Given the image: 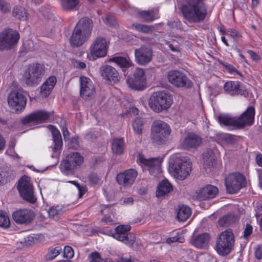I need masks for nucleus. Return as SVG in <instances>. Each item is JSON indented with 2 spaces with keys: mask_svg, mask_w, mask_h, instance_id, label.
I'll list each match as a JSON object with an SVG mask.
<instances>
[{
  "mask_svg": "<svg viewBox=\"0 0 262 262\" xmlns=\"http://www.w3.org/2000/svg\"><path fill=\"white\" fill-rule=\"evenodd\" d=\"M180 10L184 18L190 23L202 22L207 15L204 0H184Z\"/></svg>",
  "mask_w": 262,
  "mask_h": 262,
  "instance_id": "obj_1",
  "label": "nucleus"
},
{
  "mask_svg": "<svg viewBox=\"0 0 262 262\" xmlns=\"http://www.w3.org/2000/svg\"><path fill=\"white\" fill-rule=\"evenodd\" d=\"M93 29V22L88 17H83L77 23L70 38L72 47H79L89 39Z\"/></svg>",
  "mask_w": 262,
  "mask_h": 262,
  "instance_id": "obj_2",
  "label": "nucleus"
},
{
  "mask_svg": "<svg viewBox=\"0 0 262 262\" xmlns=\"http://www.w3.org/2000/svg\"><path fill=\"white\" fill-rule=\"evenodd\" d=\"M254 115V108L251 106L237 118H232L227 114H221L218 116V121L221 125L242 128L246 125L250 126L253 123Z\"/></svg>",
  "mask_w": 262,
  "mask_h": 262,
  "instance_id": "obj_3",
  "label": "nucleus"
},
{
  "mask_svg": "<svg viewBox=\"0 0 262 262\" xmlns=\"http://www.w3.org/2000/svg\"><path fill=\"white\" fill-rule=\"evenodd\" d=\"M168 171L177 179L183 180L191 171V163L187 157L172 156L169 160Z\"/></svg>",
  "mask_w": 262,
  "mask_h": 262,
  "instance_id": "obj_4",
  "label": "nucleus"
},
{
  "mask_svg": "<svg viewBox=\"0 0 262 262\" xmlns=\"http://www.w3.org/2000/svg\"><path fill=\"white\" fill-rule=\"evenodd\" d=\"M235 236L231 229L222 232L217 236L215 242V250L221 256L228 255L233 249Z\"/></svg>",
  "mask_w": 262,
  "mask_h": 262,
  "instance_id": "obj_5",
  "label": "nucleus"
},
{
  "mask_svg": "<svg viewBox=\"0 0 262 262\" xmlns=\"http://www.w3.org/2000/svg\"><path fill=\"white\" fill-rule=\"evenodd\" d=\"M84 162V157L78 152L68 154L59 165L60 171L67 176H73L78 167Z\"/></svg>",
  "mask_w": 262,
  "mask_h": 262,
  "instance_id": "obj_6",
  "label": "nucleus"
},
{
  "mask_svg": "<svg viewBox=\"0 0 262 262\" xmlns=\"http://www.w3.org/2000/svg\"><path fill=\"white\" fill-rule=\"evenodd\" d=\"M129 225H120L115 229L107 230L104 234L111 236L129 246H133L134 244L136 237L134 234L128 232L130 230Z\"/></svg>",
  "mask_w": 262,
  "mask_h": 262,
  "instance_id": "obj_7",
  "label": "nucleus"
},
{
  "mask_svg": "<svg viewBox=\"0 0 262 262\" xmlns=\"http://www.w3.org/2000/svg\"><path fill=\"white\" fill-rule=\"evenodd\" d=\"M16 188L20 196L27 202L34 204L36 202L37 198L34 194V189L31 179L27 176H23L19 180Z\"/></svg>",
  "mask_w": 262,
  "mask_h": 262,
  "instance_id": "obj_8",
  "label": "nucleus"
},
{
  "mask_svg": "<svg viewBox=\"0 0 262 262\" xmlns=\"http://www.w3.org/2000/svg\"><path fill=\"white\" fill-rule=\"evenodd\" d=\"M225 181L227 191L229 193H235L242 188L246 186L245 178L239 173L229 174Z\"/></svg>",
  "mask_w": 262,
  "mask_h": 262,
  "instance_id": "obj_9",
  "label": "nucleus"
},
{
  "mask_svg": "<svg viewBox=\"0 0 262 262\" xmlns=\"http://www.w3.org/2000/svg\"><path fill=\"white\" fill-rule=\"evenodd\" d=\"M138 161L140 164L147 167V170L151 176L159 178L162 174V158H152L146 159L143 156L140 155Z\"/></svg>",
  "mask_w": 262,
  "mask_h": 262,
  "instance_id": "obj_10",
  "label": "nucleus"
},
{
  "mask_svg": "<svg viewBox=\"0 0 262 262\" xmlns=\"http://www.w3.org/2000/svg\"><path fill=\"white\" fill-rule=\"evenodd\" d=\"M19 38V34L16 31L12 29L4 30L0 33V51L12 48Z\"/></svg>",
  "mask_w": 262,
  "mask_h": 262,
  "instance_id": "obj_11",
  "label": "nucleus"
},
{
  "mask_svg": "<svg viewBox=\"0 0 262 262\" xmlns=\"http://www.w3.org/2000/svg\"><path fill=\"white\" fill-rule=\"evenodd\" d=\"M50 116V112L42 110H37L23 117L21 122L24 125H38L47 122Z\"/></svg>",
  "mask_w": 262,
  "mask_h": 262,
  "instance_id": "obj_12",
  "label": "nucleus"
},
{
  "mask_svg": "<svg viewBox=\"0 0 262 262\" xmlns=\"http://www.w3.org/2000/svg\"><path fill=\"white\" fill-rule=\"evenodd\" d=\"M106 39L102 37H98L94 39L89 49L90 60L104 57L107 53Z\"/></svg>",
  "mask_w": 262,
  "mask_h": 262,
  "instance_id": "obj_13",
  "label": "nucleus"
},
{
  "mask_svg": "<svg viewBox=\"0 0 262 262\" xmlns=\"http://www.w3.org/2000/svg\"><path fill=\"white\" fill-rule=\"evenodd\" d=\"M8 102L12 110L16 113H19L25 108L27 98L22 93L17 91H13L8 95Z\"/></svg>",
  "mask_w": 262,
  "mask_h": 262,
  "instance_id": "obj_14",
  "label": "nucleus"
},
{
  "mask_svg": "<svg viewBox=\"0 0 262 262\" xmlns=\"http://www.w3.org/2000/svg\"><path fill=\"white\" fill-rule=\"evenodd\" d=\"M34 212L30 209H19L12 213L14 221L18 225H28L35 217Z\"/></svg>",
  "mask_w": 262,
  "mask_h": 262,
  "instance_id": "obj_15",
  "label": "nucleus"
},
{
  "mask_svg": "<svg viewBox=\"0 0 262 262\" xmlns=\"http://www.w3.org/2000/svg\"><path fill=\"white\" fill-rule=\"evenodd\" d=\"M43 66L40 63L31 64L24 74L26 82H37L40 81L43 74Z\"/></svg>",
  "mask_w": 262,
  "mask_h": 262,
  "instance_id": "obj_16",
  "label": "nucleus"
},
{
  "mask_svg": "<svg viewBox=\"0 0 262 262\" xmlns=\"http://www.w3.org/2000/svg\"><path fill=\"white\" fill-rule=\"evenodd\" d=\"M138 176V172L134 169H129L117 174L116 180L119 185L124 187H130Z\"/></svg>",
  "mask_w": 262,
  "mask_h": 262,
  "instance_id": "obj_17",
  "label": "nucleus"
},
{
  "mask_svg": "<svg viewBox=\"0 0 262 262\" xmlns=\"http://www.w3.org/2000/svg\"><path fill=\"white\" fill-rule=\"evenodd\" d=\"M151 139L157 145L162 143L164 138V122L162 120H155L151 127Z\"/></svg>",
  "mask_w": 262,
  "mask_h": 262,
  "instance_id": "obj_18",
  "label": "nucleus"
},
{
  "mask_svg": "<svg viewBox=\"0 0 262 262\" xmlns=\"http://www.w3.org/2000/svg\"><path fill=\"white\" fill-rule=\"evenodd\" d=\"M210 235L205 232L198 235L193 234L189 239V243L199 249H206L208 247Z\"/></svg>",
  "mask_w": 262,
  "mask_h": 262,
  "instance_id": "obj_19",
  "label": "nucleus"
},
{
  "mask_svg": "<svg viewBox=\"0 0 262 262\" xmlns=\"http://www.w3.org/2000/svg\"><path fill=\"white\" fill-rule=\"evenodd\" d=\"M219 192L218 188L208 185L196 191L195 198L199 201L211 199L215 197Z\"/></svg>",
  "mask_w": 262,
  "mask_h": 262,
  "instance_id": "obj_20",
  "label": "nucleus"
},
{
  "mask_svg": "<svg viewBox=\"0 0 262 262\" xmlns=\"http://www.w3.org/2000/svg\"><path fill=\"white\" fill-rule=\"evenodd\" d=\"M202 138L194 133H189L181 142V146L183 148L189 150L196 149L202 143Z\"/></svg>",
  "mask_w": 262,
  "mask_h": 262,
  "instance_id": "obj_21",
  "label": "nucleus"
},
{
  "mask_svg": "<svg viewBox=\"0 0 262 262\" xmlns=\"http://www.w3.org/2000/svg\"><path fill=\"white\" fill-rule=\"evenodd\" d=\"M135 55L136 61L139 64L146 65L151 61L152 52L150 48L142 46L135 50Z\"/></svg>",
  "mask_w": 262,
  "mask_h": 262,
  "instance_id": "obj_22",
  "label": "nucleus"
},
{
  "mask_svg": "<svg viewBox=\"0 0 262 262\" xmlns=\"http://www.w3.org/2000/svg\"><path fill=\"white\" fill-rule=\"evenodd\" d=\"M164 92H154L149 100V106L155 112H161L163 110Z\"/></svg>",
  "mask_w": 262,
  "mask_h": 262,
  "instance_id": "obj_23",
  "label": "nucleus"
},
{
  "mask_svg": "<svg viewBox=\"0 0 262 262\" xmlns=\"http://www.w3.org/2000/svg\"><path fill=\"white\" fill-rule=\"evenodd\" d=\"M101 75L106 80L117 82L120 80V76L117 71L113 67L105 66L101 70Z\"/></svg>",
  "mask_w": 262,
  "mask_h": 262,
  "instance_id": "obj_24",
  "label": "nucleus"
},
{
  "mask_svg": "<svg viewBox=\"0 0 262 262\" xmlns=\"http://www.w3.org/2000/svg\"><path fill=\"white\" fill-rule=\"evenodd\" d=\"M49 127L51 130L54 143L53 151L54 152H58L61 149L63 145L61 134L59 130L54 125H49Z\"/></svg>",
  "mask_w": 262,
  "mask_h": 262,
  "instance_id": "obj_25",
  "label": "nucleus"
},
{
  "mask_svg": "<svg viewBox=\"0 0 262 262\" xmlns=\"http://www.w3.org/2000/svg\"><path fill=\"white\" fill-rule=\"evenodd\" d=\"M224 90L231 95H246L247 92L244 90L238 83H225Z\"/></svg>",
  "mask_w": 262,
  "mask_h": 262,
  "instance_id": "obj_26",
  "label": "nucleus"
},
{
  "mask_svg": "<svg viewBox=\"0 0 262 262\" xmlns=\"http://www.w3.org/2000/svg\"><path fill=\"white\" fill-rule=\"evenodd\" d=\"M203 159L204 168L211 170L216 163L215 156L213 150L209 149L206 150L203 154Z\"/></svg>",
  "mask_w": 262,
  "mask_h": 262,
  "instance_id": "obj_27",
  "label": "nucleus"
},
{
  "mask_svg": "<svg viewBox=\"0 0 262 262\" xmlns=\"http://www.w3.org/2000/svg\"><path fill=\"white\" fill-rule=\"evenodd\" d=\"M95 92V89L93 83H80V96L85 99L91 97Z\"/></svg>",
  "mask_w": 262,
  "mask_h": 262,
  "instance_id": "obj_28",
  "label": "nucleus"
},
{
  "mask_svg": "<svg viewBox=\"0 0 262 262\" xmlns=\"http://www.w3.org/2000/svg\"><path fill=\"white\" fill-rule=\"evenodd\" d=\"M191 214V208L186 205H182L179 206L177 217L180 222H184L190 217Z\"/></svg>",
  "mask_w": 262,
  "mask_h": 262,
  "instance_id": "obj_29",
  "label": "nucleus"
},
{
  "mask_svg": "<svg viewBox=\"0 0 262 262\" xmlns=\"http://www.w3.org/2000/svg\"><path fill=\"white\" fill-rule=\"evenodd\" d=\"M109 61L115 63L122 68H128L133 64L128 57L115 56L110 58Z\"/></svg>",
  "mask_w": 262,
  "mask_h": 262,
  "instance_id": "obj_30",
  "label": "nucleus"
},
{
  "mask_svg": "<svg viewBox=\"0 0 262 262\" xmlns=\"http://www.w3.org/2000/svg\"><path fill=\"white\" fill-rule=\"evenodd\" d=\"M169 82H187L186 75L178 70H172L167 75Z\"/></svg>",
  "mask_w": 262,
  "mask_h": 262,
  "instance_id": "obj_31",
  "label": "nucleus"
},
{
  "mask_svg": "<svg viewBox=\"0 0 262 262\" xmlns=\"http://www.w3.org/2000/svg\"><path fill=\"white\" fill-rule=\"evenodd\" d=\"M112 149L116 155H122L124 149V140L123 138H116L113 140Z\"/></svg>",
  "mask_w": 262,
  "mask_h": 262,
  "instance_id": "obj_32",
  "label": "nucleus"
},
{
  "mask_svg": "<svg viewBox=\"0 0 262 262\" xmlns=\"http://www.w3.org/2000/svg\"><path fill=\"white\" fill-rule=\"evenodd\" d=\"M236 221V217L232 214H228L220 218L218 223L221 227H228L234 223Z\"/></svg>",
  "mask_w": 262,
  "mask_h": 262,
  "instance_id": "obj_33",
  "label": "nucleus"
},
{
  "mask_svg": "<svg viewBox=\"0 0 262 262\" xmlns=\"http://www.w3.org/2000/svg\"><path fill=\"white\" fill-rule=\"evenodd\" d=\"M140 17L143 21L146 22H151L157 18L156 13L155 11H140L138 12Z\"/></svg>",
  "mask_w": 262,
  "mask_h": 262,
  "instance_id": "obj_34",
  "label": "nucleus"
},
{
  "mask_svg": "<svg viewBox=\"0 0 262 262\" xmlns=\"http://www.w3.org/2000/svg\"><path fill=\"white\" fill-rule=\"evenodd\" d=\"M144 120L142 118L137 117L133 122L132 126L134 132L138 135H141L143 133V127Z\"/></svg>",
  "mask_w": 262,
  "mask_h": 262,
  "instance_id": "obj_35",
  "label": "nucleus"
},
{
  "mask_svg": "<svg viewBox=\"0 0 262 262\" xmlns=\"http://www.w3.org/2000/svg\"><path fill=\"white\" fill-rule=\"evenodd\" d=\"M79 0H61V4L62 8L67 10H73L78 6Z\"/></svg>",
  "mask_w": 262,
  "mask_h": 262,
  "instance_id": "obj_36",
  "label": "nucleus"
},
{
  "mask_svg": "<svg viewBox=\"0 0 262 262\" xmlns=\"http://www.w3.org/2000/svg\"><path fill=\"white\" fill-rule=\"evenodd\" d=\"M56 83H43L40 88L41 95L45 97H48L54 88Z\"/></svg>",
  "mask_w": 262,
  "mask_h": 262,
  "instance_id": "obj_37",
  "label": "nucleus"
},
{
  "mask_svg": "<svg viewBox=\"0 0 262 262\" xmlns=\"http://www.w3.org/2000/svg\"><path fill=\"white\" fill-rule=\"evenodd\" d=\"M10 221L6 212L0 210V227L6 229L10 227Z\"/></svg>",
  "mask_w": 262,
  "mask_h": 262,
  "instance_id": "obj_38",
  "label": "nucleus"
},
{
  "mask_svg": "<svg viewBox=\"0 0 262 262\" xmlns=\"http://www.w3.org/2000/svg\"><path fill=\"white\" fill-rule=\"evenodd\" d=\"M13 15L16 18L19 19L25 20L27 16V12L25 9L21 7H16L13 11Z\"/></svg>",
  "mask_w": 262,
  "mask_h": 262,
  "instance_id": "obj_39",
  "label": "nucleus"
},
{
  "mask_svg": "<svg viewBox=\"0 0 262 262\" xmlns=\"http://www.w3.org/2000/svg\"><path fill=\"white\" fill-rule=\"evenodd\" d=\"M133 82H144L146 80L144 70L141 68L136 69L134 72Z\"/></svg>",
  "mask_w": 262,
  "mask_h": 262,
  "instance_id": "obj_40",
  "label": "nucleus"
},
{
  "mask_svg": "<svg viewBox=\"0 0 262 262\" xmlns=\"http://www.w3.org/2000/svg\"><path fill=\"white\" fill-rule=\"evenodd\" d=\"M88 179L89 182L93 186L99 184L101 181V178L98 176L97 173L94 171H91L89 173Z\"/></svg>",
  "mask_w": 262,
  "mask_h": 262,
  "instance_id": "obj_41",
  "label": "nucleus"
},
{
  "mask_svg": "<svg viewBox=\"0 0 262 262\" xmlns=\"http://www.w3.org/2000/svg\"><path fill=\"white\" fill-rule=\"evenodd\" d=\"M128 87L132 90L137 91H143L146 89L148 85L147 83H127Z\"/></svg>",
  "mask_w": 262,
  "mask_h": 262,
  "instance_id": "obj_42",
  "label": "nucleus"
},
{
  "mask_svg": "<svg viewBox=\"0 0 262 262\" xmlns=\"http://www.w3.org/2000/svg\"><path fill=\"white\" fill-rule=\"evenodd\" d=\"M104 23L108 26L115 27L117 25V22L115 17L111 15H107L105 17L103 18Z\"/></svg>",
  "mask_w": 262,
  "mask_h": 262,
  "instance_id": "obj_43",
  "label": "nucleus"
},
{
  "mask_svg": "<svg viewBox=\"0 0 262 262\" xmlns=\"http://www.w3.org/2000/svg\"><path fill=\"white\" fill-rule=\"evenodd\" d=\"M74 250L71 247L69 246H66L64 247L63 250V255L64 257L70 259L74 256Z\"/></svg>",
  "mask_w": 262,
  "mask_h": 262,
  "instance_id": "obj_44",
  "label": "nucleus"
},
{
  "mask_svg": "<svg viewBox=\"0 0 262 262\" xmlns=\"http://www.w3.org/2000/svg\"><path fill=\"white\" fill-rule=\"evenodd\" d=\"M137 29L139 31L148 33L152 31L154 27L152 26L139 24L137 26Z\"/></svg>",
  "mask_w": 262,
  "mask_h": 262,
  "instance_id": "obj_45",
  "label": "nucleus"
},
{
  "mask_svg": "<svg viewBox=\"0 0 262 262\" xmlns=\"http://www.w3.org/2000/svg\"><path fill=\"white\" fill-rule=\"evenodd\" d=\"M0 10L4 13L10 11V4L6 0H0Z\"/></svg>",
  "mask_w": 262,
  "mask_h": 262,
  "instance_id": "obj_46",
  "label": "nucleus"
},
{
  "mask_svg": "<svg viewBox=\"0 0 262 262\" xmlns=\"http://www.w3.org/2000/svg\"><path fill=\"white\" fill-rule=\"evenodd\" d=\"M91 260L89 262H102L100 254L97 251L93 252L90 254Z\"/></svg>",
  "mask_w": 262,
  "mask_h": 262,
  "instance_id": "obj_47",
  "label": "nucleus"
},
{
  "mask_svg": "<svg viewBox=\"0 0 262 262\" xmlns=\"http://www.w3.org/2000/svg\"><path fill=\"white\" fill-rule=\"evenodd\" d=\"M70 146L74 149H77L80 147L78 136H76L71 138L70 141Z\"/></svg>",
  "mask_w": 262,
  "mask_h": 262,
  "instance_id": "obj_48",
  "label": "nucleus"
},
{
  "mask_svg": "<svg viewBox=\"0 0 262 262\" xmlns=\"http://www.w3.org/2000/svg\"><path fill=\"white\" fill-rule=\"evenodd\" d=\"M60 249L59 247H55L51 249L47 254V259L51 260L55 258L60 253Z\"/></svg>",
  "mask_w": 262,
  "mask_h": 262,
  "instance_id": "obj_49",
  "label": "nucleus"
},
{
  "mask_svg": "<svg viewBox=\"0 0 262 262\" xmlns=\"http://www.w3.org/2000/svg\"><path fill=\"white\" fill-rule=\"evenodd\" d=\"M253 232V227L252 226L249 224H247L244 230V234L243 237L245 239H248L249 237L251 235V234Z\"/></svg>",
  "mask_w": 262,
  "mask_h": 262,
  "instance_id": "obj_50",
  "label": "nucleus"
},
{
  "mask_svg": "<svg viewBox=\"0 0 262 262\" xmlns=\"http://www.w3.org/2000/svg\"><path fill=\"white\" fill-rule=\"evenodd\" d=\"M156 195L157 198L164 196V180L160 181L157 186Z\"/></svg>",
  "mask_w": 262,
  "mask_h": 262,
  "instance_id": "obj_51",
  "label": "nucleus"
},
{
  "mask_svg": "<svg viewBox=\"0 0 262 262\" xmlns=\"http://www.w3.org/2000/svg\"><path fill=\"white\" fill-rule=\"evenodd\" d=\"M172 103V96L165 92V110L169 108Z\"/></svg>",
  "mask_w": 262,
  "mask_h": 262,
  "instance_id": "obj_52",
  "label": "nucleus"
},
{
  "mask_svg": "<svg viewBox=\"0 0 262 262\" xmlns=\"http://www.w3.org/2000/svg\"><path fill=\"white\" fill-rule=\"evenodd\" d=\"M139 113V110L137 108L135 107H129L128 110H127L125 113L122 114L123 117L125 116H136L138 115Z\"/></svg>",
  "mask_w": 262,
  "mask_h": 262,
  "instance_id": "obj_53",
  "label": "nucleus"
},
{
  "mask_svg": "<svg viewBox=\"0 0 262 262\" xmlns=\"http://www.w3.org/2000/svg\"><path fill=\"white\" fill-rule=\"evenodd\" d=\"M224 140L228 144H235L236 143V140L235 136L232 135L227 134L224 137Z\"/></svg>",
  "mask_w": 262,
  "mask_h": 262,
  "instance_id": "obj_54",
  "label": "nucleus"
},
{
  "mask_svg": "<svg viewBox=\"0 0 262 262\" xmlns=\"http://www.w3.org/2000/svg\"><path fill=\"white\" fill-rule=\"evenodd\" d=\"M220 63L226 68L229 72L231 74L238 73L237 70L232 65L225 62H220Z\"/></svg>",
  "mask_w": 262,
  "mask_h": 262,
  "instance_id": "obj_55",
  "label": "nucleus"
},
{
  "mask_svg": "<svg viewBox=\"0 0 262 262\" xmlns=\"http://www.w3.org/2000/svg\"><path fill=\"white\" fill-rule=\"evenodd\" d=\"M227 34L230 35L233 37H235L237 39L242 37L241 34L234 29H229L227 30Z\"/></svg>",
  "mask_w": 262,
  "mask_h": 262,
  "instance_id": "obj_56",
  "label": "nucleus"
},
{
  "mask_svg": "<svg viewBox=\"0 0 262 262\" xmlns=\"http://www.w3.org/2000/svg\"><path fill=\"white\" fill-rule=\"evenodd\" d=\"M173 190V186L165 178V196L167 193H170Z\"/></svg>",
  "mask_w": 262,
  "mask_h": 262,
  "instance_id": "obj_57",
  "label": "nucleus"
},
{
  "mask_svg": "<svg viewBox=\"0 0 262 262\" xmlns=\"http://www.w3.org/2000/svg\"><path fill=\"white\" fill-rule=\"evenodd\" d=\"M78 190L79 198H82L83 195L88 191V188L85 185H79V187H77Z\"/></svg>",
  "mask_w": 262,
  "mask_h": 262,
  "instance_id": "obj_58",
  "label": "nucleus"
},
{
  "mask_svg": "<svg viewBox=\"0 0 262 262\" xmlns=\"http://www.w3.org/2000/svg\"><path fill=\"white\" fill-rule=\"evenodd\" d=\"M117 262H136V260L134 258L129 255V257L121 256L119 257Z\"/></svg>",
  "mask_w": 262,
  "mask_h": 262,
  "instance_id": "obj_59",
  "label": "nucleus"
},
{
  "mask_svg": "<svg viewBox=\"0 0 262 262\" xmlns=\"http://www.w3.org/2000/svg\"><path fill=\"white\" fill-rule=\"evenodd\" d=\"M73 63L74 66L78 69H83L86 67V64L84 62L79 60H75Z\"/></svg>",
  "mask_w": 262,
  "mask_h": 262,
  "instance_id": "obj_60",
  "label": "nucleus"
},
{
  "mask_svg": "<svg viewBox=\"0 0 262 262\" xmlns=\"http://www.w3.org/2000/svg\"><path fill=\"white\" fill-rule=\"evenodd\" d=\"M255 257L258 259H262V245H259L255 251Z\"/></svg>",
  "mask_w": 262,
  "mask_h": 262,
  "instance_id": "obj_61",
  "label": "nucleus"
},
{
  "mask_svg": "<svg viewBox=\"0 0 262 262\" xmlns=\"http://www.w3.org/2000/svg\"><path fill=\"white\" fill-rule=\"evenodd\" d=\"M247 53L250 56L251 58H252V59L255 61H257L260 59L259 56L255 52L252 51V50H248Z\"/></svg>",
  "mask_w": 262,
  "mask_h": 262,
  "instance_id": "obj_62",
  "label": "nucleus"
},
{
  "mask_svg": "<svg viewBox=\"0 0 262 262\" xmlns=\"http://www.w3.org/2000/svg\"><path fill=\"white\" fill-rule=\"evenodd\" d=\"M181 238L180 237H178L176 236L173 237H170L166 239V242L167 244H171L172 243H174L176 242H179L181 243H182V241H180Z\"/></svg>",
  "mask_w": 262,
  "mask_h": 262,
  "instance_id": "obj_63",
  "label": "nucleus"
},
{
  "mask_svg": "<svg viewBox=\"0 0 262 262\" xmlns=\"http://www.w3.org/2000/svg\"><path fill=\"white\" fill-rule=\"evenodd\" d=\"M102 221L107 224H113L114 223V221L112 219L111 216L107 215H105L103 216Z\"/></svg>",
  "mask_w": 262,
  "mask_h": 262,
  "instance_id": "obj_64",
  "label": "nucleus"
}]
</instances>
